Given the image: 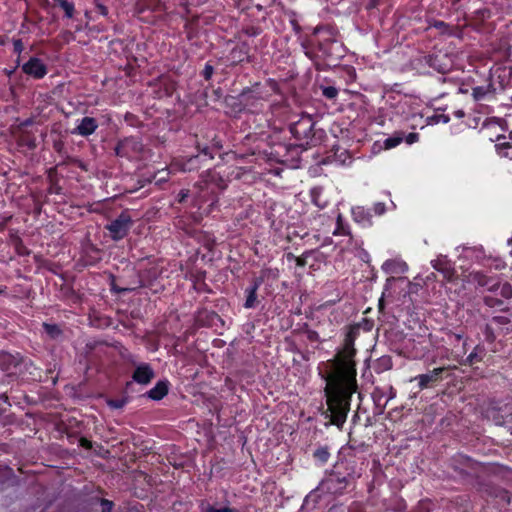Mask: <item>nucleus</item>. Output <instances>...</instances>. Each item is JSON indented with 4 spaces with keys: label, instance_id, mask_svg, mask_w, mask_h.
I'll return each instance as SVG.
<instances>
[{
    "label": "nucleus",
    "instance_id": "obj_55",
    "mask_svg": "<svg viewBox=\"0 0 512 512\" xmlns=\"http://www.w3.org/2000/svg\"><path fill=\"white\" fill-rule=\"evenodd\" d=\"M243 330L245 331V333L248 335V336H251V338H253L252 336V332L254 330V323L253 322H248L246 324H244L242 326Z\"/></svg>",
    "mask_w": 512,
    "mask_h": 512
},
{
    "label": "nucleus",
    "instance_id": "obj_19",
    "mask_svg": "<svg viewBox=\"0 0 512 512\" xmlns=\"http://www.w3.org/2000/svg\"><path fill=\"white\" fill-rule=\"evenodd\" d=\"M98 128V123L93 117H84L79 125L72 131L73 134L87 137L93 134Z\"/></svg>",
    "mask_w": 512,
    "mask_h": 512
},
{
    "label": "nucleus",
    "instance_id": "obj_52",
    "mask_svg": "<svg viewBox=\"0 0 512 512\" xmlns=\"http://www.w3.org/2000/svg\"><path fill=\"white\" fill-rule=\"evenodd\" d=\"M404 139L408 144H413L419 140V134L416 132H411L406 137H404Z\"/></svg>",
    "mask_w": 512,
    "mask_h": 512
},
{
    "label": "nucleus",
    "instance_id": "obj_8",
    "mask_svg": "<svg viewBox=\"0 0 512 512\" xmlns=\"http://www.w3.org/2000/svg\"><path fill=\"white\" fill-rule=\"evenodd\" d=\"M262 210L258 213L263 214L270 228L278 230L282 227L283 221L280 217L284 213V207L281 204L269 199L265 201Z\"/></svg>",
    "mask_w": 512,
    "mask_h": 512
},
{
    "label": "nucleus",
    "instance_id": "obj_14",
    "mask_svg": "<svg viewBox=\"0 0 512 512\" xmlns=\"http://www.w3.org/2000/svg\"><path fill=\"white\" fill-rule=\"evenodd\" d=\"M353 220L363 228L371 227L373 222V213L371 209L363 206L353 207L351 210Z\"/></svg>",
    "mask_w": 512,
    "mask_h": 512
},
{
    "label": "nucleus",
    "instance_id": "obj_22",
    "mask_svg": "<svg viewBox=\"0 0 512 512\" xmlns=\"http://www.w3.org/2000/svg\"><path fill=\"white\" fill-rule=\"evenodd\" d=\"M489 323L496 327L499 335L505 336L512 332V328L509 327L511 320L506 316H494Z\"/></svg>",
    "mask_w": 512,
    "mask_h": 512
},
{
    "label": "nucleus",
    "instance_id": "obj_42",
    "mask_svg": "<svg viewBox=\"0 0 512 512\" xmlns=\"http://www.w3.org/2000/svg\"><path fill=\"white\" fill-rule=\"evenodd\" d=\"M429 119H430L429 123H434V124L443 123V124H446V123H448L450 121V116L448 114L436 112Z\"/></svg>",
    "mask_w": 512,
    "mask_h": 512
},
{
    "label": "nucleus",
    "instance_id": "obj_57",
    "mask_svg": "<svg viewBox=\"0 0 512 512\" xmlns=\"http://www.w3.org/2000/svg\"><path fill=\"white\" fill-rule=\"evenodd\" d=\"M512 58V47H508L505 49L501 55L499 56V60L501 59H511Z\"/></svg>",
    "mask_w": 512,
    "mask_h": 512
},
{
    "label": "nucleus",
    "instance_id": "obj_4",
    "mask_svg": "<svg viewBox=\"0 0 512 512\" xmlns=\"http://www.w3.org/2000/svg\"><path fill=\"white\" fill-rule=\"evenodd\" d=\"M448 470L451 477L469 478L474 480H485L488 477H501L502 480H512L507 475L502 474V468L493 463L484 464L475 461L471 457L456 453L448 460Z\"/></svg>",
    "mask_w": 512,
    "mask_h": 512
},
{
    "label": "nucleus",
    "instance_id": "obj_43",
    "mask_svg": "<svg viewBox=\"0 0 512 512\" xmlns=\"http://www.w3.org/2000/svg\"><path fill=\"white\" fill-rule=\"evenodd\" d=\"M354 325H358V329L359 330H363L365 332H369L374 327V321L372 319H369V318H362L361 321H359L358 323H354Z\"/></svg>",
    "mask_w": 512,
    "mask_h": 512
},
{
    "label": "nucleus",
    "instance_id": "obj_2",
    "mask_svg": "<svg viewBox=\"0 0 512 512\" xmlns=\"http://www.w3.org/2000/svg\"><path fill=\"white\" fill-rule=\"evenodd\" d=\"M292 144L281 140L278 132L269 134L258 133V178L266 175L280 176L283 172L282 165L290 161L289 154L293 150Z\"/></svg>",
    "mask_w": 512,
    "mask_h": 512
},
{
    "label": "nucleus",
    "instance_id": "obj_16",
    "mask_svg": "<svg viewBox=\"0 0 512 512\" xmlns=\"http://www.w3.org/2000/svg\"><path fill=\"white\" fill-rule=\"evenodd\" d=\"M489 497L492 498V500L487 499V502H493L501 511L510 505L512 495L505 489L496 488L493 492L489 493Z\"/></svg>",
    "mask_w": 512,
    "mask_h": 512
},
{
    "label": "nucleus",
    "instance_id": "obj_33",
    "mask_svg": "<svg viewBox=\"0 0 512 512\" xmlns=\"http://www.w3.org/2000/svg\"><path fill=\"white\" fill-rule=\"evenodd\" d=\"M401 266V263L394 260V259H388L386 260L382 265V270L387 274H394L399 272V267Z\"/></svg>",
    "mask_w": 512,
    "mask_h": 512
},
{
    "label": "nucleus",
    "instance_id": "obj_50",
    "mask_svg": "<svg viewBox=\"0 0 512 512\" xmlns=\"http://www.w3.org/2000/svg\"><path fill=\"white\" fill-rule=\"evenodd\" d=\"M386 211V206L382 202H377L373 205V208L371 209V212L375 215H382Z\"/></svg>",
    "mask_w": 512,
    "mask_h": 512
},
{
    "label": "nucleus",
    "instance_id": "obj_15",
    "mask_svg": "<svg viewBox=\"0 0 512 512\" xmlns=\"http://www.w3.org/2000/svg\"><path fill=\"white\" fill-rule=\"evenodd\" d=\"M426 63L439 73H446L450 70L449 59L442 54H429L425 57Z\"/></svg>",
    "mask_w": 512,
    "mask_h": 512
},
{
    "label": "nucleus",
    "instance_id": "obj_1",
    "mask_svg": "<svg viewBox=\"0 0 512 512\" xmlns=\"http://www.w3.org/2000/svg\"><path fill=\"white\" fill-rule=\"evenodd\" d=\"M359 335L358 325L348 326L343 342L333 358L318 366L319 375L326 383L324 396L327 409L323 415L329 420L328 424L338 429L343 428L351 408L352 396L358 390L355 341Z\"/></svg>",
    "mask_w": 512,
    "mask_h": 512
},
{
    "label": "nucleus",
    "instance_id": "obj_7",
    "mask_svg": "<svg viewBox=\"0 0 512 512\" xmlns=\"http://www.w3.org/2000/svg\"><path fill=\"white\" fill-rule=\"evenodd\" d=\"M132 223L129 213L122 212L117 218L107 224L105 228L109 231V236L114 241H119L128 235Z\"/></svg>",
    "mask_w": 512,
    "mask_h": 512
},
{
    "label": "nucleus",
    "instance_id": "obj_53",
    "mask_svg": "<svg viewBox=\"0 0 512 512\" xmlns=\"http://www.w3.org/2000/svg\"><path fill=\"white\" fill-rule=\"evenodd\" d=\"M13 46H14V52L20 54L23 49H24V46H23V43H22V40L21 39H14L13 40Z\"/></svg>",
    "mask_w": 512,
    "mask_h": 512
},
{
    "label": "nucleus",
    "instance_id": "obj_30",
    "mask_svg": "<svg viewBox=\"0 0 512 512\" xmlns=\"http://www.w3.org/2000/svg\"><path fill=\"white\" fill-rule=\"evenodd\" d=\"M333 235L335 236H344V235H350V226L347 224L342 215L338 214L336 219V227L333 231Z\"/></svg>",
    "mask_w": 512,
    "mask_h": 512
},
{
    "label": "nucleus",
    "instance_id": "obj_61",
    "mask_svg": "<svg viewBox=\"0 0 512 512\" xmlns=\"http://www.w3.org/2000/svg\"><path fill=\"white\" fill-rule=\"evenodd\" d=\"M269 84H270L271 89L274 92H277V90H278V83L275 80H269Z\"/></svg>",
    "mask_w": 512,
    "mask_h": 512
},
{
    "label": "nucleus",
    "instance_id": "obj_12",
    "mask_svg": "<svg viewBox=\"0 0 512 512\" xmlns=\"http://www.w3.org/2000/svg\"><path fill=\"white\" fill-rule=\"evenodd\" d=\"M279 271L278 269L264 268L258 276V287L264 284L265 293L272 294L278 286Z\"/></svg>",
    "mask_w": 512,
    "mask_h": 512
},
{
    "label": "nucleus",
    "instance_id": "obj_18",
    "mask_svg": "<svg viewBox=\"0 0 512 512\" xmlns=\"http://www.w3.org/2000/svg\"><path fill=\"white\" fill-rule=\"evenodd\" d=\"M154 377L155 373L147 363L137 366L132 375L133 380L142 385L150 383Z\"/></svg>",
    "mask_w": 512,
    "mask_h": 512
},
{
    "label": "nucleus",
    "instance_id": "obj_29",
    "mask_svg": "<svg viewBox=\"0 0 512 512\" xmlns=\"http://www.w3.org/2000/svg\"><path fill=\"white\" fill-rule=\"evenodd\" d=\"M343 482H324V481H321L319 482V486L314 490L312 491V493L308 496V498H317V497H320L321 496V492H323L325 489L326 490H332L333 489V493H336L337 490L336 488L334 487V484H342ZM346 484L348 482H345Z\"/></svg>",
    "mask_w": 512,
    "mask_h": 512
},
{
    "label": "nucleus",
    "instance_id": "obj_62",
    "mask_svg": "<svg viewBox=\"0 0 512 512\" xmlns=\"http://www.w3.org/2000/svg\"><path fill=\"white\" fill-rule=\"evenodd\" d=\"M205 156H209L211 159L213 158V156L210 154L209 152V148L205 147L202 149L201 151Z\"/></svg>",
    "mask_w": 512,
    "mask_h": 512
},
{
    "label": "nucleus",
    "instance_id": "obj_36",
    "mask_svg": "<svg viewBox=\"0 0 512 512\" xmlns=\"http://www.w3.org/2000/svg\"><path fill=\"white\" fill-rule=\"evenodd\" d=\"M322 95L328 100H335L339 94V91L334 86H320Z\"/></svg>",
    "mask_w": 512,
    "mask_h": 512
},
{
    "label": "nucleus",
    "instance_id": "obj_40",
    "mask_svg": "<svg viewBox=\"0 0 512 512\" xmlns=\"http://www.w3.org/2000/svg\"><path fill=\"white\" fill-rule=\"evenodd\" d=\"M43 328L51 338H57L61 334L60 328L55 324L44 323Z\"/></svg>",
    "mask_w": 512,
    "mask_h": 512
},
{
    "label": "nucleus",
    "instance_id": "obj_31",
    "mask_svg": "<svg viewBox=\"0 0 512 512\" xmlns=\"http://www.w3.org/2000/svg\"><path fill=\"white\" fill-rule=\"evenodd\" d=\"M403 140H404V133L396 132L392 136H390L384 140V148L385 149L395 148L399 144H401Z\"/></svg>",
    "mask_w": 512,
    "mask_h": 512
},
{
    "label": "nucleus",
    "instance_id": "obj_60",
    "mask_svg": "<svg viewBox=\"0 0 512 512\" xmlns=\"http://www.w3.org/2000/svg\"><path fill=\"white\" fill-rule=\"evenodd\" d=\"M453 116L457 119H462L465 116V112L462 109L454 110Z\"/></svg>",
    "mask_w": 512,
    "mask_h": 512
},
{
    "label": "nucleus",
    "instance_id": "obj_44",
    "mask_svg": "<svg viewBox=\"0 0 512 512\" xmlns=\"http://www.w3.org/2000/svg\"><path fill=\"white\" fill-rule=\"evenodd\" d=\"M484 303L491 308L501 307L503 300L493 296H485Z\"/></svg>",
    "mask_w": 512,
    "mask_h": 512
},
{
    "label": "nucleus",
    "instance_id": "obj_3",
    "mask_svg": "<svg viewBox=\"0 0 512 512\" xmlns=\"http://www.w3.org/2000/svg\"><path fill=\"white\" fill-rule=\"evenodd\" d=\"M302 48L316 70H322V62L326 60H339L344 52L342 44L335 38L334 29L329 26H317L313 34L302 42Z\"/></svg>",
    "mask_w": 512,
    "mask_h": 512
},
{
    "label": "nucleus",
    "instance_id": "obj_13",
    "mask_svg": "<svg viewBox=\"0 0 512 512\" xmlns=\"http://www.w3.org/2000/svg\"><path fill=\"white\" fill-rule=\"evenodd\" d=\"M22 70L27 75H30L36 79L43 78L47 73V69L44 63L39 58L35 57L26 62L22 66Z\"/></svg>",
    "mask_w": 512,
    "mask_h": 512
},
{
    "label": "nucleus",
    "instance_id": "obj_35",
    "mask_svg": "<svg viewBox=\"0 0 512 512\" xmlns=\"http://www.w3.org/2000/svg\"><path fill=\"white\" fill-rule=\"evenodd\" d=\"M392 368V359L389 356H383L377 360L375 370L381 372Z\"/></svg>",
    "mask_w": 512,
    "mask_h": 512
},
{
    "label": "nucleus",
    "instance_id": "obj_49",
    "mask_svg": "<svg viewBox=\"0 0 512 512\" xmlns=\"http://www.w3.org/2000/svg\"><path fill=\"white\" fill-rule=\"evenodd\" d=\"M107 404L111 408L120 409V408L124 407V405L126 404V400L125 399H110L107 401Z\"/></svg>",
    "mask_w": 512,
    "mask_h": 512
},
{
    "label": "nucleus",
    "instance_id": "obj_25",
    "mask_svg": "<svg viewBox=\"0 0 512 512\" xmlns=\"http://www.w3.org/2000/svg\"><path fill=\"white\" fill-rule=\"evenodd\" d=\"M168 393V382L159 381L157 384L147 392V396L152 400H161Z\"/></svg>",
    "mask_w": 512,
    "mask_h": 512
},
{
    "label": "nucleus",
    "instance_id": "obj_47",
    "mask_svg": "<svg viewBox=\"0 0 512 512\" xmlns=\"http://www.w3.org/2000/svg\"><path fill=\"white\" fill-rule=\"evenodd\" d=\"M13 474L10 467L6 465H0V480H8Z\"/></svg>",
    "mask_w": 512,
    "mask_h": 512
},
{
    "label": "nucleus",
    "instance_id": "obj_28",
    "mask_svg": "<svg viewBox=\"0 0 512 512\" xmlns=\"http://www.w3.org/2000/svg\"><path fill=\"white\" fill-rule=\"evenodd\" d=\"M232 175H234V178L236 179L244 178L245 181L249 183H253L255 180V175L251 167H237L232 171Z\"/></svg>",
    "mask_w": 512,
    "mask_h": 512
},
{
    "label": "nucleus",
    "instance_id": "obj_41",
    "mask_svg": "<svg viewBox=\"0 0 512 512\" xmlns=\"http://www.w3.org/2000/svg\"><path fill=\"white\" fill-rule=\"evenodd\" d=\"M247 292H248V295H247V299H246V302L244 304V306L246 308H251L253 307L254 305V301L256 299L255 297V294H256V283H254L253 285H251L248 289H247Z\"/></svg>",
    "mask_w": 512,
    "mask_h": 512
},
{
    "label": "nucleus",
    "instance_id": "obj_56",
    "mask_svg": "<svg viewBox=\"0 0 512 512\" xmlns=\"http://www.w3.org/2000/svg\"><path fill=\"white\" fill-rule=\"evenodd\" d=\"M207 512H236L233 509L223 507V508H215L213 506H209L206 510Z\"/></svg>",
    "mask_w": 512,
    "mask_h": 512
},
{
    "label": "nucleus",
    "instance_id": "obj_64",
    "mask_svg": "<svg viewBox=\"0 0 512 512\" xmlns=\"http://www.w3.org/2000/svg\"><path fill=\"white\" fill-rule=\"evenodd\" d=\"M505 264L503 262H499L495 265V268L497 270H501L502 268H504Z\"/></svg>",
    "mask_w": 512,
    "mask_h": 512
},
{
    "label": "nucleus",
    "instance_id": "obj_26",
    "mask_svg": "<svg viewBox=\"0 0 512 512\" xmlns=\"http://www.w3.org/2000/svg\"><path fill=\"white\" fill-rule=\"evenodd\" d=\"M347 447L349 450L354 452V455L357 453H364L367 452L369 449V444H367L363 440H359L352 436L351 433H349V440L347 443Z\"/></svg>",
    "mask_w": 512,
    "mask_h": 512
},
{
    "label": "nucleus",
    "instance_id": "obj_6",
    "mask_svg": "<svg viewBox=\"0 0 512 512\" xmlns=\"http://www.w3.org/2000/svg\"><path fill=\"white\" fill-rule=\"evenodd\" d=\"M456 369V366H442L434 368L433 370L428 371L424 374H419L415 376L413 380L418 382L419 391L433 388L440 382H442L445 378L450 376L449 371Z\"/></svg>",
    "mask_w": 512,
    "mask_h": 512
},
{
    "label": "nucleus",
    "instance_id": "obj_21",
    "mask_svg": "<svg viewBox=\"0 0 512 512\" xmlns=\"http://www.w3.org/2000/svg\"><path fill=\"white\" fill-rule=\"evenodd\" d=\"M331 448L329 445H318L316 446L311 454L313 462L318 466H324L328 463L331 457Z\"/></svg>",
    "mask_w": 512,
    "mask_h": 512
},
{
    "label": "nucleus",
    "instance_id": "obj_27",
    "mask_svg": "<svg viewBox=\"0 0 512 512\" xmlns=\"http://www.w3.org/2000/svg\"><path fill=\"white\" fill-rule=\"evenodd\" d=\"M205 182L215 185L220 190H224L227 187L226 180L216 171H208L205 176Z\"/></svg>",
    "mask_w": 512,
    "mask_h": 512
},
{
    "label": "nucleus",
    "instance_id": "obj_45",
    "mask_svg": "<svg viewBox=\"0 0 512 512\" xmlns=\"http://www.w3.org/2000/svg\"><path fill=\"white\" fill-rule=\"evenodd\" d=\"M432 26L438 29L443 34H450L451 27L441 20H435Z\"/></svg>",
    "mask_w": 512,
    "mask_h": 512
},
{
    "label": "nucleus",
    "instance_id": "obj_9",
    "mask_svg": "<svg viewBox=\"0 0 512 512\" xmlns=\"http://www.w3.org/2000/svg\"><path fill=\"white\" fill-rule=\"evenodd\" d=\"M493 78L494 75L489 74L481 84L472 87V97L475 101H490L495 98L497 88Z\"/></svg>",
    "mask_w": 512,
    "mask_h": 512
},
{
    "label": "nucleus",
    "instance_id": "obj_34",
    "mask_svg": "<svg viewBox=\"0 0 512 512\" xmlns=\"http://www.w3.org/2000/svg\"><path fill=\"white\" fill-rule=\"evenodd\" d=\"M321 193L322 189L320 187H314L310 191V196L312 203L316 205L318 208L323 209L326 207V202H321Z\"/></svg>",
    "mask_w": 512,
    "mask_h": 512
},
{
    "label": "nucleus",
    "instance_id": "obj_51",
    "mask_svg": "<svg viewBox=\"0 0 512 512\" xmlns=\"http://www.w3.org/2000/svg\"><path fill=\"white\" fill-rule=\"evenodd\" d=\"M213 73H214L213 66L207 63L202 72L203 77L205 78V80H209V79H211Z\"/></svg>",
    "mask_w": 512,
    "mask_h": 512
},
{
    "label": "nucleus",
    "instance_id": "obj_63",
    "mask_svg": "<svg viewBox=\"0 0 512 512\" xmlns=\"http://www.w3.org/2000/svg\"><path fill=\"white\" fill-rule=\"evenodd\" d=\"M187 194H188V192H183V191H182V192L179 194V202H183V201H184V199L186 198Z\"/></svg>",
    "mask_w": 512,
    "mask_h": 512
},
{
    "label": "nucleus",
    "instance_id": "obj_10",
    "mask_svg": "<svg viewBox=\"0 0 512 512\" xmlns=\"http://www.w3.org/2000/svg\"><path fill=\"white\" fill-rule=\"evenodd\" d=\"M470 281L479 287L486 288L490 292H497L500 278L497 275H488L483 271H472L469 274Z\"/></svg>",
    "mask_w": 512,
    "mask_h": 512
},
{
    "label": "nucleus",
    "instance_id": "obj_37",
    "mask_svg": "<svg viewBox=\"0 0 512 512\" xmlns=\"http://www.w3.org/2000/svg\"><path fill=\"white\" fill-rule=\"evenodd\" d=\"M499 293L503 299H511L512 298V285L509 282L500 283L498 287Z\"/></svg>",
    "mask_w": 512,
    "mask_h": 512
},
{
    "label": "nucleus",
    "instance_id": "obj_46",
    "mask_svg": "<svg viewBox=\"0 0 512 512\" xmlns=\"http://www.w3.org/2000/svg\"><path fill=\"white\" fill-rule=\"evenodd\" d=\"M313 254V251H306L301 256L296 257V265L298 267H304L307 265V258Z\"/></svg>",
    "mask_w": 512,
    "mask_h": 512
},
{
    "label": "nucleus",
    "instance_id": "obj_23",
    "mask_svg": "<svg viewBox=\"0 0 512 512\" xmlns=\"http://www.w3.org/2000/svg\"><path fill=\"white\" fill-rule=\"evenodd\" d=\"M482 333L484 335V339H485V342L489 345V346H493L491 347V352L493 353H496L497 352V348H496V339H497V336L499 335L497 333V329L496 327L493 326V324H490V323H487L485 324V326L483 327L482 329Z\"/></svg>",
    "mask_w": 512,
    "mask_h": 512
},
{
    "label": "nucleus",
    "instance_id": "obj_38",
    "mask_svg": "<svg viewBox=\"0 0 512 512\" xmlns=\"http://www.w3.org/2000/svg\"><path fill=\"white\" fill-rule=\"evenodd\" d=\"M434 508V503L430 499H422L418 502L414 512H431Z\"/></svg>",
    "mask_w": 512,
    "mask_h": 512
},
{
    "label": "nucleus",
    "instance_id": "obj_5",
    "mask_svg": "<svg viewBox=\"0 0 512 512\" xmlns=\"http://www.w3.org/2000/svg\"><path fill=\"white\" fill-rule=\"evenodd\" d=\"M315 122L310 115H302L289 126L291 135L295 138V146L307 147L315 145Z\"/></svg>",
    "mask_w": 512,
    "mask_h": 512
},
{
    "label": "nucleus",
    "instance_id": "obj_20",
    "mask_svg": "<svg viewBox=\"0 0 512 512\" xmlns=\"http://www.w3.org/2000/svg\"><path fill=\"white\" fill-rule=\"evenodd\" d=\"M485 355L486 348L483 344L479 343L473 348L472 352L459 363L464 366L473 367L475 364L482 362L484 360Z\"/></svg>",
    "mask_w": 512,
    "mask_h": 512
},
{
    "label": "nucleus",
    "instance_id": "obj_39",
    "mask_svg": "<svg viewBox=\"0 0 512 512\" xmlns=\"http://www.w3.org/2000/svg\"><path fill=\"white\" fill-rule=\"evenodd\" d=\"M407 505L403 498L395 497L393 499V504L388 506V509H391L395 512H403L405 511Z\"/></svg>",
    "mask_w": 512,
    "mask_h": 512
},
{
    "label": "nucleus",
    "instance_id": "obj_59",
    "mask_svg": "<svg viewBox=\"0 0 512 512\" xmlns=\"http://www.w3.org/2000/svg\"><path fill=\"white\" fill-rule=\"evenodd\" d=\"M96 8L97 10L99 11L100 14L106 16L108 14V9L106 6L102 5V4H97L96 5Z\"/></svg>",
    "mask_w": 512,
    "mask_h": 512
},
{
    "label": "nucleus",
    "instance_id": "obj_17",
    "mask_svg": "<svg viewBox=\"0 0 512 512\" xmlns=\"http://www.w3.org/2000/svg\"><path fill=\"white\" fill-rule=\"evenodd\" d=\"M21 363L22 358L19 355H12L7 352L0 353V368L4 371L16 373Z\"/></svg>",
    "mask_w": 512,
    "mask_h": 512
},
{
    "label": "nucleus",
    "instance_id": "obj_48",
    "mask_svg": "<svg viewBox=\"0 0 512 512\" xmlns=\"http://www.w3.org/2000/svg\"><path fill=\"white\" fill-rule=\"evenodd\" d=\"M306 337H307L308 341H310V342H319V343L323 342V340L320 338L319 333L315 330L308 329L306 331Z\"/></svg>",
    "mask_w": 512,
    "mask_h": 512
},
{
    "label": "nucleus",
    "instance_id": "obj_54",
    "mask_svg": "<svg viewBox=\"0 0 512 512\" xmlns=\"http://www.w3.org/2000/svg\"><path fill=\"white\" fill-rule=\"evenodd\" d=\"M101 505L103 507L102 512H112L113 503L111 501L103 499Z\"/></svg>",
    "mask_w": 512,
    "mask_h": 512
},
{
    "label": "nucleus",
    "instance_id": "obj_11",
    "mask_svg": "<svg viewBox=\"0 0 512 512\" xmlns=\"http://www.w3.org/2000/svg\"><path fill=\"white\" fill-rule=\"evenodd\" d=\"M142 150V144L134 137L125 138L119 141L114 149L118 157H133Z\"/></svg>",
    "mask_w": 512,
    "mask_h": 512
},
{
    "label": "nucleus",
    "instance_id": "obj_32",
    "mask_svg": "<svg viewBox=\"0 0 512 512\" xmlns=\"http://www.w3.org/2000/svg\"><path fill=\"white\" fill-rule=\"evenodd\" d=\"M54 3L63 9L65 17L72 18L75 14V6L69 0H54Z\"/></svg>",
    "mask_w": 512,
    "mask_h": 512
},
{
    "label": "nucleus",
    "instance_id": "obj_24",
    "mask_svg": "<svg viewBox=\"0 0 512 512\" xmlns=\"http://www.w3.org/2000/svg\"><path fill=\"white\" fill-rule=\"evenodd\" d=\"M505 139L504 135L497 137V143L495 144L496 152L500 157L512 159V142L501 141Z\"/></svg>",
    "mask_w": 512,
    "mask_h": 512
},
{
    "label": "nucleus",
    "instance_id": "obj_58",
    "mask_svg": "<svg viewBox=\"0 0 512 512\" xmlns=\"http://www.w3.org/2000/svg\"><path fill=\"white\" fill-rule=\"evenodd\" d=\"M80 446L85 449H91L92 448V442L88 440L87 438L81 437L79 440Z\"/></svg>",
    "mask_w": 512,
    "mask_h": 512
}]
</instances>
